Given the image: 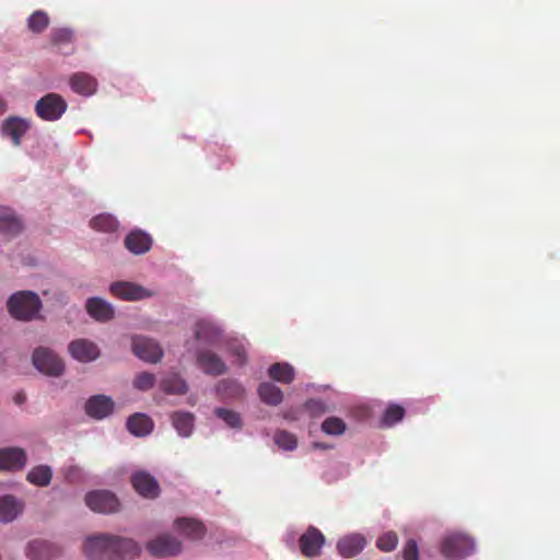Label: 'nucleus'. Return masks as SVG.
Wrapping results in <instances>:
<instances>
[{"label":"nucleus","instance_id":"f257e3e1","mask_svg":"<svg viewBox=\"0 0 560 560\" xmlns=\"http://www.w3.org/2000/svg\"><path fill=\"white\" fill-rule=\"evenodd\" d=\"M140 547L131 538L100 534L88 537L84 553L92 560H124L139 555Z\"/></svg>","mask_w":560,"mask_h":560},{"label":"nucleus","instance_id":"f03ea898","mask_svg":"<svg viewBox=\"0 0 560 560\" xmlns=\"http://www.w3.org/2000/svg\"><path fill=\"white\" fill-rule=\"evenodd\" d=\"M42 302L32 291H20L11 295L8 301L10 314L19 320H31L39 312Z\"/></svg>","mask_w":560,"mask_h":560},{"label":"nucleus","instance_id":"7ed1b4c3","mask_svg":"<svg viewBox=\"0 0 560 560\" xmlns=\"http://www.w3.org/2000/svg\"><path fill=\"white\" fill-rule=\"evenodd\" d=\"M475 549L474 540L462 533H451L442 541L440 551L447 559H459L470 556Z\"/></svg>","mask_w":560,"mask_h":560},{"label":"nucleus","instance_id":"20e7f679","mask_svg":"<svg viewBox=\"0 0 560 560\" xmlns=\"http://www.w3.org/2000/svg\"><path fill=\"white\" fill-rule=\"evenodd\" d=\"M32 362L40 373L49 376H60L65 371L62 360L52 350L45 347L34 350Z\"/></svg>","mask_w":560,"mask_h":560},{"label":"nucleus","instance_id":"39448f33","mask_svg":"<svg viewBox=\"0 0 560 560\" xmlns=\"http://www.w3.org/2000/svg\"><path fill=\"white\" fill-rule=\"evenodd\" d=\"M85 504L96 513L110 514L120 510L118 498L109 490H93L85 494Z\"/></svg>","mask_w":560,"mask_h":560},{"label":"nucleus","instance_id":"423d86ee","mask_svg":"<svg viewBox=\"0 0 560 560\" xmlns=\"http://www.w3.org/2000/svg\"><path fill=\"white\" fill-rule=\"evenodd\" d=\"M67 109V102L57 93H48L37 101L36 114L44 120H57Z\"/></svg>","mask_w":560,"mask_h":560},{"label":"nucleus","instance_id":"0eeeda50","mask_svg":"<svg viewBox=\"0 0 560 560\" xmlns=\"http://www.w3.org/2000/svg\"><path fill=\"white\" fill-rule=\"evenodd\" d=\"M147 549L154 557H173L182 551V542L172 535L163 534L150 540Z\"/></svg>","mask_w":560,"mask_h":560},{"label":"nucleus","instance_id":"6e6552de","mask_svg":"<svg viewBox=\"0 0 560 560\" xmlns=\"http://www.w3.org/2000/svg\"><path fill=\"white\" fill-rule=\"evenodd\" d=\"M132 351L139 359L150 363L159 362L164 354L155 340L143 336L133 337Z\"/></svg>","mask_w":560,"mask_h":560},{"label":"nucleus","instance_id":"1a4fd4ad","mask_svg":"<svg viewBox=\"0 0 560 560\" xmlns=\"http://www.w3.org/2000/svg\"><path fill=\"white\" fill-rule=\"evenodd\" d=\"M325 540V536L318 528L310 526L299 539L301 553L307 558L319 556Z\"/></svg>","mask_w":560,"mask_h":560},{"label":"nucleus","instance_id":"9d476101","mask_svg":"<svg viewBox=\"0 0 560 560\" xmlns=\"http://www.w3.org/2000/svg\"><path fill=\"white\" fill-rule=\"evenodd\" d=\"M68 351L73 359L82 363L92 362L101 354L97 345L85 338L71 341L68 346Z\"/></svg>","mask_w":560,"mask_h":560},{"label":"nucleus","instance_id":"9b49d317","mask_svg":"<svg viewBox=\"0 0 560 560\" xmlns=\"http://www.w3.org/2000/svg\"><path fill=\"white\" fill-rule=\"evenodd\" d=\"M109 291L113 295L125 301H139L152 295L145 288L128 281L112 283Z\"/></svg>","mask_w":560,"mask_h":560},{"label":"nucleus","instance_id":"f8f14e48","mask_svg":"<svg viewBox=\"0 0 560 560\" xmlns=\"http://www.w3.org/2000/svg\"><path fill=\"white\" fill-rule=\"evenodd\" d=\"M196 360L197 365L208 375L219 376L226 371L224 361L210 350L198 351Z\"/></svg>","mask_w":560,"mask_h":560},{"label":"nucleus","instance_id":"ddd939ff","mask_svg":"<svg viewBox=\"0 0 560 560\" xmlns=\"http://www.w3.org/2000/svg\"><path fill=\"white\" fill-rule=\"evenodd\" d=\"M135 490L147 499H155L160 494V486L155 478L145 471H138L131 476Z\"/></svg>","mask_w":560,"mask_h":560},{"label":"nucleus","instance_id":"4468645a","mask_svg":"<svg viewBox=\"0 0 560 560\" xmlns=\"http://www.w3.org/2000/svg\"><path fill=\"white\" fill-rule=\"evenodd\" d=\"M60 549L52 542L35 539L27 545L26 556L30 560H50L58 556Z\"/></svg>","mask_w":560,"mask_h":560},{"label":"nucleus","instance_id":"2eb2a0df","mask_svg":"<svg viewBox=\"0 0 560 560\" xmlns=\"http://www.w3.org/2000/svg\"><path fill=\"white\" fill-rule=\"evenodd\" d=\"M26 454L22 448L8 447L0 450V469L19 470L25 466Z\"/></svg>","mask_w":560,"mask_h":560},{"label":"nucleus","instance_id":"dca6fc26","mask_svg":"<svg viewBox=\"0 0 560 560\" xmlns=\"http://www.w3.org/2000/svg\"><path fill=\"white\" fill-rule=\"evenodd\" d=\"M195 338L206 345H217L221 337V329L208 319H199L194 327Z\"/></svg>","mask_w":560,"mask_h":560},{"label":"nucleus","instance_id":"f3484780","mask_svg":"<svg viewBox=\"0 0 560 560\" xmlns=\"http://www.w3.org/2000/svg\"><path fill=\"white\" fill-rule=\"evenodd\" d=\"M114 409L113 400L105 395L92 396L85 404V412L95 419H103Z\"/></svg>","mask_w":560,"mask_h":560},{"label":"nucleus","instance_id":"a211bd4d","mask_svg":"<svg viewBox=\"0 0 560 560\" xmlns=\"http://www.w3.org/2000/svg\"><path fill=\"white\" fill-rule=\"evenodd\" d=\"M152 243V237L141 230L131 231L125 238L126 248L135 255H142L149 252Z\"/></svg>","mask_w":560,"mask_h":560},{"label":"nucleus","instance_id":"6ab92c4d","mask_svg":"<svg viewBox=\"0 0 560 560\" xmlns=\"http://www.w3.org/2000/svg\"><path fill=\"white\" fill-rule=\"evenodd\" d=\"M85 308L88 314L97 322H108L114 318V307L101 298H90Z\"/></svg>","mask_w":560,"mask_h":560},{"label":"nucleus","instance_id":"aec40b11","mask_svg":"<svg viewBox=\"0 0 560 560\" xmlns=\"http://www.w3.org/2000/svg\"><path fill=\"white\" fill-rule=\"evenodd\" d=\"M69 84L73 92L91 96L97 90V81L94 77L85 72H77L70 77Z\"/></svg>","mask_w":560,"mask_h":560},{"label":"nucleus","instance_id":"412c9836","mask_svg":"<svg viewBox=\"0 0 560 560\" xmlns=\"http://www.w3.org/2000/svg\"><path fill=\"white\" fill-rule=\"evenodd\" d=\"M30 127L31 122L28 120L11 116L3 120L1 125V135L3 137L11 138L12 140H20L25 136Z\"/></svg>","mask_w":560,"mask_h":560},{"label":"nucleus","instance_id":"4be33fe9","mask_svg":"<svg viewBox=\"0 0 560 560\" xmlns=\"http://www.w3.org/2000/svg\"><path fill=\"white\" fill-rule=\"evenodd\" d=\"M174 525L180 534L192 540H199L206 534L205 525L195 518L180 517L175 521Z\"/></svg>","mask_w":560,"mask_h":560},{"label":"nucleus","instance_id":"5701e85b","mask_svg":"<svg viewBox=\"0 0 560 560\" xmlns=\"http://www.w3.org/2000/svg\"><path fill=\"white\" fill-rule=\"evenodd\" d=\"M365 544V538L362 535L352 534L342 537L337 544V549L342 557L352 558L362 551Z\"/></svg>","mask_w":560,"mask_h":560},{"label":"nucleus","instance_id":"b1692460","mask_svg":"<svg viewBox=\"0 0 560 560\" xmlns=\"http://www.w3.org/2000/svg\"><path fill=\"white\" fill-rule=\"evenodd\" d=\"M23 511V503L13 495L0 498V522H12Z\"/></svg>","mask_w":560,"mask_h":560},{"label":"nucleus","instance_id":"393cba45","mask_svg":"<svg viewBox=\"0 0 560 560\" xmlns=\"http://www.w3.org/2000/svg\"><path fill=\"white\" fill-rule=\"evenodd\" d=\"M127 428L131 434L143 436L151 432L153 423L148 416L143 413H135L128 418Z\"/></svg>","mask_w":560,"mask_h":560},{"label":"nucleus","instance_id":"a878e982","mask_svg":"<svg viewBox=\"0 0 560 560\" xmlns=\"http://www.w3.org/2000/svg\"><path fill=\"white\" fill-rule=\"evenodd\" d=\"M172 423L179 435L189 436L194 429V415L190 412L176 411L172 415Z\"/></svg>","mask_w":560,"mask_h":560},{"label":"nucleus","instance_id":"bb28decb","mask_svg":"<svg viewBox=\"0 0 560 560\" xmlns=\"http://www.w3.org/2000/svg\"><path fill=\"white\" fill-rule=\"evenodd\" d=\"M258 394L260 399L270 406H278L283 399L282 390L278 386L268 382L259 385Z\"/></svg>","mask_w":560,"mask_h":560},{"label":"nucleus","instance_id":"cd10ccee","mask_svg":"<svg viewBox=\"0 0 560 560\" xmlns=\"http://www.w3.org/2000/svg\"><path fill=\"white\" fill-rule=\"evenodd\" d=\"M161 389L168 395H183L188 387L178 374H171L161 381Z\"/></svg>","mask_w":560,"mask_h":560},{"label":"nucleus","instance_id":"c85d7f7f","mask_svg":"<svg viewBox=\"0 0 560 560\" xmlns=\"http://www.w3.org/2000/svg\"><path fill=\"white\" fill-rule=\"evenodd\" d=\"M23 229L22 222L14 214L3 212L0 214V233L5 236H15Z\"/></svg>","mask_w":560,"mask_h":560},{"label":"nucleus","instance_id":"c756f323","mask_svg":"<svg viewBox=\"0 0 560 560\" xmlns=\"http://www.w3.org/2000/svg\"><path fill=\"white\" fill-rule=\"evenodd\" d=\"M268 374L273 381L284 384H290L294 380V369L289 363L272 364Z\"/></svg>","mask_w":560,"mask_h":560},{"label":"nucleus","instance_id":"7c9ffc66","mask_svg":"<svg viewBox=\"0 0 560 560\" xmlns=\"http://www.w3.org/2000/svg\"><path fill=\"white\" fill-rule=\"evenodd\" d=\"M51 477V468L47 465H39L28 471L26 479L33 485L45 487L49 485Z\"/></svg>","mask_w":560,"mask_h":560},{"label":"nucleus","instance_id":"2f4dec72","mask_svg":"<svg viewBox=\"0 0 560 560\" xmlns=\"http://www.w3.org/2000/svg\"><path fill=\"white\" fill-rule=\"evenodd\" d=\"M90 226L95 231L110 233L117 230L118 221L112 214L102 213L90 221Z\"/></svg>","mask_w":560,"mask_h":560},{"label":"nucleus","instance_id":"473e14b6","mask_svg":"<svg viewBox=\"0 0 560 560\" xmlns=\"http://www.w3.org/2000/svg\"><path fill=\"white\" fill-rule=\"evenodd\" d=\"M49 22V16L45 11L36 10L27 19V27L32 33L40 34L48 27Z\"/></svg>","mask_w":560,"mask_h":560},{"label":"nucleus","instance_id":"72a5a7b5","mask_svg":"<svg viewBox=\"0 0 560 560\" xmlns=\"http://www.w3.org/2000/svg\"><path fill=\"white\" fill-rule=\"evenodd\" d=\"M405 408L397 404H390L384 411L381 419L382 427H393L405 417Z\"/></svg>","mask_w":560,"mask_h":560},{"label":"nucleus","instance_id":"f704fd0d","mask_svg":"<svg viewBox=\"0 0 560 560\" xmlns=\"http://www.w3.org/2000/svg\"><path fill=\"white\" fill-rule=\"evenodd\" d=\"M49 38H50V43L54 46L61 48V47L69 45L73 42L74 34L71 28L59 27V28H54L50 32Z\"/></svg>","mask_w":560,"mask_h":560},{"label":"nucleus","instance_id":"c9c22d12","mask_svg":"<svg viewBox=\"0 0 560 560\" xmlns=\"http://www.w3.org/2000/svg\"><path fill=\"white\" fill-rule=\"evenodd\" d=\"M214 413L232 429H241L243 421L238 412L225 408H215Z\"/></svg>","mask_w":560,"mask_h":560},{"label":"nucleus","instance_id":"e433bc0d","mask_svg":"<svg viewBox=\"0 0 560 560\" xmlns=\"http://www.w3.org/2000/svg\"><path fill=\"white\" fill-rule=\"evenodd\" d=\"M217 389L221 395L228 397H241L244 394V388L234 380H222Z\"/></svg>","mask_w":560,"mask_h":560},{"label":"nucleus","instance_id":"4c0bfd02","mask_svg":"<svg viewBox=\"0 0 560 560\" xmlns=\"http://www.w3.org/2000/svg\"><path fill=\"white\" fill-rule=\"evenodd\" d=\"M275 443L284 451H293L298 446V439L293 433L280 430L275 433Z\"/></svg>","mask_w":560,"mask_h":560},{"label":"nucleus","instance_id":"58836bf2","mask_svg":"<svg viewBox=\"0 0 560 560\" xmlns=\"http://www.w3.org/2000/svg\"><path fill=\"white\" fill-rule=\"evenodd\" d=\"M322 430L326 434L340 435L346 430V423L342 419L337 417H329L322 423Z\"/></svg>","mask_w":560,"mask_h":560},{"label":"nucleus","instance_id":"ea45409f","mask_svg":"<svg viewBox=\"0 0 560 560\" xmlns=\"http://www.w3.org/2000/svg\"><path fill=\"white\" fill-rule=\"evenodd\" d=\"M398 544V537L394 532H387L378 537L376 546L378 549L385 552L393 551Z\"/></svg>","mask_w":560,"mask_h":560},{"label":"nucleus","instance_id":"a19ab883","mask_svg":"<svg viewBox=\"0 0 560 560\" xmlns=\"http://www.w3.org/2000/svg\"><path fill=\"white\" fill-rule=\"evenodd\" d=\"M155 383V376L152 373L143 372L136 376L133 386L140 390H149Z\"/></svg>","mask_w":560,"mask_h":560},{"label":"nucleus","instance_id":"79ce46f5","mask_svg":"<svg viewBox=\"0 0 560 560\" xmlns=\"http://www.w3.org/2000/svg\"><path fill=\"white\" fill-rule=\"evenodd\" d=\"M305 410L310 413L311 417H319L327 411V406L320 399H308L304 404Z\"/></svg>","mask_w":560,"mask_h":560},{"label":"nucleus","instance_id":"37998d69","mask_svg":"<svg viewBox=\"0 0 560 560\" xmlns=\"http://www.w3.org/2000/svg\"><path fill=\"white\" fill-rule=\"evenodd\" d=\"M402 557L405 560H418L419 551L415 539L407 540L402 550Z\"/></svg>","mask_w":560,"mask_h":560},{"label":"nucleus","instance_id":"c03bdc74","mask_svg":"<svg viewBox=\"0 0 560 560\" xmlns=\"http://www.w3.org/2000/svg\"><path fill=\"white\" fill-rule=\"evenodd\" d=\"M234 353L241 359L242 363L245 361V350L243 347H236Z\"/></svg>","mask_w":560,"mask_h":560},{"label":"nucleus","instance_id":"a18cd8bd","mask_svg":"<svg viewBox=\"0 0 560 560\" xmlns=\"http://www.w3.org/2000/svg\"><path fill=\"white\" fill-rule=\"evenodd\" d=\"M7 110V102L0 97V115Z\"/></svg>","mask_w":560,"mask_h":560},{"label":"nucleus","instance_id":"49530a36","mask_svg":"<svg viewBox=\"0 0 560 560\" xmlns=\"http://www.w3.org/2000/svg\"><path fill=\"white\" fill-rule=\"evenodd\" d=\"M24 400H25V396H24V395H22V394H18V395L15 396V401H16L18 404H22Z\"/></svg>","mask_w":560,"mask_h":560},{"label":"nucleus","instance_id":"de8ad7c7","mask_svg":"<svg viewBox=\"0 0 560 560\" xmlns=\"http://www.w3.org/2000/svg\"><path fill=\"white\" fill-rule=\"evenodd\" d=\"M315 446H316V447L326 448V446H325V445H322V444H319V443H315Z\"/></svg>","mask_w":560,"mask_h":560}]
</instances>
